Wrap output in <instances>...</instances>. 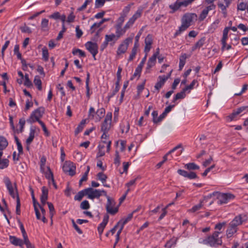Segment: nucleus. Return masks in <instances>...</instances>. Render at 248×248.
<instances>
[{"label":"nucleus","mask_w":248,"mask_h":248,"mask_svg":"<svg viewBox=\"0 0 248 248\" xmlns=\"http://www.w3.org/2000/svg\"><path fill=\"white\" fill-rule=\"evenodd\" d=\"M186 91L183 89L181 92L177 93L173 98V102H175L176 100L180 99H183L186 96Z\"/></svg>","instance_id":"obj_35"},{"label":"nucleus","mask_w":248,"mask_h":248,"mask_svg":"<svg viewBox=\"0 0 248 248\" xmlns=\"http://www.w3.org/2000/svg\"><path fill=\"white\" fill-rule=\"evenodd\" d=\"M216 5L214 4H212L206 6L202 11L199 16V20L203 21L207 16L210 11L214 10V14L216 13Z\"/></svg>","instance_id":"obj_9"},{"label":"nucleus","mask_w":248,"mask_h":248,"mask_svg":"<svg viewBox=\"0 0 248 248\" xmlns=\"http://www.w3.org/2000/svg\"><path fill=\"white\" fill-rule=\"evenodd\" d=\"M47 204L48 205V207L49 210L50 215L51 217L54 215L55 213V209L53 204L51 202H47Z\"/></svg>","instance_id":"obj_60"},{"label":"nucleus","mask_w":248,"mask_h":248,"mask_svg":"<svg viewBox=\"0 0 248 248\" xmlns=\"http://www.w3.org/2000/svg\"><path fill=\"white\" fill-rule=\"evenodd\" d=\"M45 108L44 107H39L33 111L29 118L27 120V122L31 124L37 121L39 122L40 118H41L45 113Z\"/></svg>","instance_id":"obj_2"},{"label":"nucleus","mask_w":248,"mask_h":248,"mask_svg":"<svg viewBox=\"0 0 248 248\" xmlns=\"http://www.w3.org/2000/svg\"><path fill=\"white\" fill-rule=\"evenodd\" d=\"M111 113H108L101 126V131L104 132H108L111 125Z\"/></svg>","instance_id":"obj_6"},{"label":"nucleus","mask_w":248,"mask_h":248,"mask_svg":"<svg viewBox=\"0 0 248 248\" xmlns=\"http://www.w3.org/2000/svg\"><path fill=\"white\" fill-rule=\"evenodd\" d=\"M47 171L45 173V176L47 179L50 180L51 181H53L54 177L53 174L49 167H47Z\"/></svg>","instance_id":"obj_46"},{"label":"nucleus","mask_w":248,"mask_h":248,"mask_svg":"<svg viewBox=\"0 0 248 248\" xmlns=\"http://www.w3.org/2000/svg\"><path fill=\"white\" fill-rule=\"evenodd\" d=\"M18 223L19 224V227H20V229L21 231L23 238H25V237H28L27 233L24 229L23 224H22V223L20 221V220L19 219L18 220Z\"/></svg>","instance_id":"obj_51"},{"label":"nucleus","mask_w":248,"mask_h":248,"mask_svg":"<svg viewBox=\"0 0 248 248\" xmlns=\"http://www.w3.org/2000/svg\"><path fill=\"white\" fill-rule=\"evenodd\" d=\"M25 82H24V85L26 86L27 87H30L32 85V83L31 81L30 80L29 78V75L27 74H26L25 75Z\"/></svg>","instance_id":"obj_64"},{"label":"nucleus","mask_w":248,"mask_h":248,"mask_svg":"<svg viewBox=\"0 0 248 248\" xmlns=\"http://www.w3.org/2000/svg\"><path fill=\"white\" fill-rule=\"evenodd\" d=\"M130 9H131V5H128L127 6H125L122 13L121 14V15L124 16H126L127 14L129 13L130 10Z\"/></svg>","instance_id":"obj_59"},{"label":"nucleus","mask_w":248,"mask_h":248,"mask_svg":"<svg viewBox=\"0 0 248 248\" xmlns=\"http://www.w3.org/2000/svg\"><path fill=\"white\" fill-rule=\"evenodd\" d=\"M38 123L41 125L43 130L44 131L45 135H46L47 136H49V133L47 130V128L44 123L42 121H39Z\"/></svg>","instance_id":"obj_62"},{"label":"nucleus","mask_w":248,"mask_h":248,"mask_svg":"<svg viewBox=\"0 0 248 248\" xmlns=\"http://www.w3.org/2000/svg\"><path fill=\"white\" fill-rule=\"evenodd\" d=\"M197 17L195 14L186 13L185 14L182 18L181 26L179 29L176 31L174 34V37L175 38L180 35L183 31L187 30L191 25L193 20Z\"/></svg>","instance_id":"obj_1"},{"label":"nucleus","mask_w":248,"mask_h":248,"mask_svg":"<svg viewBox=\"0 0 248 248\" xmlns=\"http://www.w3.org/2000/svg\"><path fill=\"white\" fill-rule=\"evenodd\" d=\"M42 56L43 59L46 62L48 60L49 54L48 52V50L46 47H44L42 48Z\"/></svg>","instance_id":"obj_49"},{"label":"nucleus","mask_w":248,"mask_h":248,"mask_svg":"<svg viewBox=\"0 0 248 248\" xmlns=\"http://www.w3.org/2000/svg\"><path fill=\"white\" fill-rule=\"evenodd\" d=\"M142 10L141 9H138L134 15L129 19L128 21L125 25L126 28L128 29L132 26L135 21L140 18L142 14Z\"/></svg>","instance_id":"obj_13"},{"label":"nucleus","mask_w":248,"mask_h":248,"mask_svg":"<svg viewBox=\"0 0 248 248\" xmlns=\"http://www.w3.org/2000/svg\"><path fill=\"white\" fill-rule=\"evenodd\" d=\"M234 195L230 193H219L218 192V203L220 204L227 203L234 199Z\"/></svg>","instance_id":"obj_3"},{"label":"nucleus","mask_w":248,"mask_h":248,"mask_svg":"<svg viewBox=\"0 0 248 248\" xmlns=\"http://www.w3.org/2000/svg\"><path fill=\"white\" fill-rule=\"evenodd\" d=\"M85 46L86 49L92 54H95V53H98V45L96 43H93L91 41L87 42L85 44Z\"/></svg>","instance_id":"obj_15"},{"label":"nucleus","mask_w":248,"mask_h":248,"mask_svg":"<svg viewBox=\"0 0 248 248\" xmlns=\"http://www.w3.org/2000/svg\"><path fill=\"white\" fill-rule=\"evenodd\" d=\"M8 143L6 139L3 137H0V150H3L7 146Z\"/></svg>","instance_id":"obj_36"},{"label":"nucleus","mask_w":248,"mask_h":248,"mask_svg":"<svg viewBox=\"0 0 248 248\" xmlns=\"http://www.w3.org/2000/svg\"><path fill=\"white\" fill-rule=\"evenodd\" d=\"M87 197L89 199L93 200L95 198L99 199L102 195L100 189H93L92 187L87 188Z\"/></svg>","instance_id":"obj_12"},{"label":"nucleus","mask_w":248,"mask_h":248,"mask_svg":"<svg viewBox=\"0 0 248 248\" xmlns=\"http://www.w3.org/2000/svg\"><path fill=\"white\" fill-rule=\"evenodd\" d=\"M142 68L138 66L135 70V71L133 75V77L131 78V79L132 80L133 79L134 77H136L137 76L140 77V73L142 71Z\"/></svg>","instance_id":"obj_63"},{"label":"nucleus","mask_w":248,"mask_h":248,"mask_svg":"<svg viewBox=\"0 0 248 248\" xmlns=\"http://www.w3.org/2000/svg\"><path fill=\"white\" fill-rule=\"evenodd\" d=\"M177 239L176 238H173L171 239L170 240L166 243V244L165 245V247L167 248H171V247L175 245V244H176V242H177Z\"/></svg>","instance_id":"obj_45"},{"label":"nucleus","mask_w":248,"mask_h":248,"mask_svg":"<svg viewBox=\"0 0 248 248\" xmlns=\"http://www.w3.org/2000/svg\"><path fill=\"white\" fill-rule=\"evenodd\" d=\"M185 168L188 170H199L200 167L199 166L195 164L194 163H189L186 164L185 166Z\"/></svg>","instance_id":"obj_33"},{"label":"nucleus","mask_w":248,"mask_h":248,"mask_svg":"<svg viewBox=\"0 0 248 248\" xmlns=\"http://www.w3.org/2000/svg\"><path fill=\"white\" fill-rule=\"evenodd\" d=\"M229 29H230V28L226 27L223 30V36L221 40V41L223 44V45L225 44V41H226L228 38V31H229Z\"/></svg>","instance_id":"obj_43"},{"label":"nucleus","mask_w":248,"mask_h":248,"mask_svg":"<svg viewBox=\"0 0 248 248\" xmlns=\"http://www.w3.org/2000/svg\"><path fill=\"white\" fill-rule=\"evenodd\" d=\"M158 81L155 84V88L159 91V89L164 85L166 81L167 80V78H165V76H159L158 78Z\"/></svg>","instance_id":"obj_20"},{"label":"nucleus","mask_w":248,"mask_h":248,"mask_svg":"<svg viewBox=\"0 0 248 248\" xmlns=\"http://www.w3.org/2000/svg\"><path fill=\"white\" fill-rule=\"evenodd\" d=\"M114 163L117 166V167L119 166L120 164V156L119 155V152L117 151L115 152V157Z\"/></svg>","instance_id":"obj_57"},{"label":"nucleus","mask_w":248,"mask_h":248,"mask_svg":"<svg viewBox=\"0 0 248 248\" xmlns=\"http://www.w3.org/2000/svg\"><path fill=\"white\" fill-rule=\"evenodd\" d=\"M186 59V54H183L181 56H180L179 58V70H181L183 67L184 66Z\"/></svg>","instance_id":"obj_31"},{"label":"nucleus","mask_w":248,"mask_h":248,"mask_svg":"<svg viewBox=\"0 0 248 248\" xmlns=\"http://www.w3.org/2000/svg\"><path fill=\"white\" fill-rule=\"evenodd\" d=\"M25 244L27 248H35V247L32 245L28 237H25L23 238V245Z\"/></svg>","instance_id":"obj_47"},{"label":"nucleus","mask_w":248,"mask_h":248,"mask_svg":"<svg viewBox=\"0 0 248 248\" xmlns=\"http://www.w3.org/2000/svg\"><path fill=\"white\" fill-rule=\"evenodd\" d=\"M118 39V38L117 37L115 34L113 33L109 35L106 34L105 35V40L108 43L109 42L114 41L113 43L114 44Z\"/></svg>","instance_id":"obj_29"},{"label":"nucleus","mask_w":248,"mask_h":248,"mask_svg":"<svg viewBox=\"0 0 248 248\" xmlns=\"http://www.w3.org/2000/svg\"><path fill=\"white\" fill-rule=\"evenodd\" d=\"M177 172L180 175L189 179H194L198 178V176L196 173L193 171L188 172L185 170L179 169L177 170Z\"/></svg>","instance_id":"obj_16"},{"label":"nucleus","mask_w":248,"mask_h":248,"mask_svg":"<svg viewBox=\"0 0 248 248\" xmlns=\"http://www.w3.org/2000/svg\"><path fill=\"white\" fill-rule=\"evenodd\" d=\"M130 128L129 124L128 122H126L125 124L124 123H123L121 125V131L122 133L124 132L127 133L129 131Z\"/></svg>","instance_id":"obj_53"},{"label":"nucleus","mask_w":248,"mask_h":248,"mask_svg":"<svg viewBox=\"0 0 248 248\" xmlns=\"http://www.w3.org/2000/svg\"><path fill=\"white\" fill-rule=\"evenodd\" d=\"M2 154V150H0V169L6 168L9 165V160L7 159H1Z\"/></svg>","instance_id":"obj_26"},{"label":"nucleus","mask_w":248,"mask_h":248,"mask_svg":"<svg viewBox=\"0 0 248 248\" xmlns=\"http://www.w3.org/2000/svg\"><path fill=\"white\" fill-rule=\"evenodd\" d=\"M217 194V192H214L212 194H209L208 196H207L206 197H204V199L202 201H201L197 205H194L193 206L192 208L189 209L188 211L189 212L191 213H194L202 208V207L203 206V202L204 201L206 200V199H210L213 196H215Z\"/></svg>","instance_id":"obj_14"},{"label":"nucleus","mask_w":248,"mask_h":248,"mask_svg":"<svg viewBox=\"0 0 248 248\" xmlns=\"http://www.w3.org/2000/svg\"><path fill=\"white\" fill-rule=\"evenodd\" d=\"M238 228L235 227L233 225H231V223L229 224V227L227 230L226 234L228 237H232L235 233L237 232Z\"/></svg>","instance_id":"obj_24"},{"label":"nucleus","mask_w":248,"mask_h":248,"mask_svg":"<svg viewBox=\"0 0 248 248\" xmlns=\"http://www.w3.org/2000/svg\"><path fill=\"white\" fill-rule=\"evenodd\" d=\"M156 57L155 55H153L149 58L147 63L146 72L148 70H149L151 68L154 66L156 62Z\"/></svg>","instance_id":"obj_25"},{"label":"nucleus","mask_w":248,"mask_h":248,"mask_svg":"<svg viewBox=\"0 0 248 248\" xmlns=\"http://www.w3.org/2000/svg\"><path fill=\"white\" fill-rule=\"evenodd\" d=\"M9 240L12 244L16 246H19L22 248H23V239L22 240L15 236H10Z\"/></svg>","instance_id":"obj_19"},{"label":"nucleus","mask_w":248,"mask_h":248,"mask_svg":"<svg viewBox=\"0 0 248 248\" xmlns=\"http://www.w3.org/2000/svg\"><path fill=\"white\" fill-rule=\"evenodd\" d=\"M120 82L119 81H117L115 83V87L114 88V90L112 91L111 93H109L108 95V98H110L112 97L114 95L116 94V93L119 91L120 89Z\"/></svg>","instance_id":"obj_34"},{"label":"nucleus","mask_w":248,"mask_h":248,"mask_svg":"<svg viewBox=\"0 0 248 248\" xmlns=\"http://www.w3.org/2000/svg\"><path fill=\"white\" fill-rule=\"evenodd\" d=\"M238 115L243 113L244 114L246 113L248 111V106H242L240 108H238L235 109Z\"/></svg>","instance_id":"obj_48"},{"label":"nucleus","mask_w":248,"mask_h":248,"mask_svg":"<svg viewBox=\"0 0 248 248\" xmlns=\"http://www.w3.org/2000/svg\"><path fill=\"white\" fill-rule=\"evenodd\" d=\"M153 44L152 36L151 34H148L145 39V47L144 52L147 54L148 53L151 48V46Z\"/></svg>","instance_id":"obj_18"},{"label":"nucleus","mask_w":248,"mask_h":248,"mask_svg":"<svg viewBox=\"0 0 248 248\" xmlns=\"http://www.w3.org/2000/svg\"><path fill=\"white\" fill-rule=\"evenodd\" d=\"M105 110L103 108H101L98 109L96 112V114L97 115V119L98 121H100L105 115Z\"/></svg>","instance_id":"obj_39"},{"label":"nucleus","mask_w":248,"mask_h":248,"mask_svg":"<svg viewBox=\"0 0 248 248\" xmlns=\"http://www.w3.org/2000/svg\"><path fill=\"white\" fill-rule=\"evenodd\" d=\"M115 205V201L110 197H108L106 208L108 213L114 215L118 212V207H113Z\"/></svg>","instance_id":"obj_5"},{"label":"nucleus","mask_w":248,"mask_h":248,"mask_svg":"<svg viewBox=\"0 0 248 248\" xmlns=\"http://www.w3.org/2000/svg\"><path fill=\"white\" fill-rule=\"evenodd\" d=\"M35 130L33 127L30 128V135L28 138L26 140V143L29 145L33 141L34 138Z\"/></svg>","instance_id":"obj_28"},{"label":"nucleus","mask_w":248,"mask_h":248,"mask_svg":"<svg viewBox=\"0 0 248 248\" xmlns=\"http://www.w3.org/2000/svg\"><path fill=\"white\" fill-rule=\"evenodd\" d=\"M247 220V216L243 214H240L236 216L230 222L231 225L236 228L245 223Z\"/></svg>","instance_id":"obj_10"},{"label":"nucleus","mask_w":248,"mask_h":248,"mask_svg":"<svg viewBox=\"0 0 248 248\" xmlns=\"http://www.w3.org/2000/svg\"><path fill=\"white\" fill-rule=\"evenodd\" d=\"M205 38L204 37L201 38L196 44L192 46V50L194 51L197 49L200 48L204 44Z\"/></svg>","instance_id":"obj_27"},{"label":"nucleus","mask_w":248,"mask_h":248,"mask_svg":"<svg viewBox=\"0 0 248 248\" xmlns=\"http://www.w3.org/2000/svg\"><path fill=\"white\" fill-rule=\"evenodd\" d=\"M133 213H132L131 214H129L126 218H123L121 219L118 223L119 225L122 224L123 226H124L125 224H126L128 221H129L133 217Z\"/></svg>","instance_id":"obj_37"},{"label":"nucleus","mask_w":248,"mask_h":248,"mask_svg":"<svg viewBox=\"0 0 248 248\" xmlns=\"http://www.w3.org/2000/svg\"><path fill=\"white\" fill-rule=\"evenodd\" d=\"M86 123V120H82L80 124H78L75 131V134L77 135L78 133L81 132L84 128L85 124Z\"/></svg>","instance_id":"obj_32"},{"label":"nucleus","mask_w":248,"mask_h":248,"mask_svg":"<svg viewBox=\"0 0 248 248\" xmlns=\"http://www.w3.org/2000/svg\"><path fill=\"white\" fill-rule=\"evenodd\" d=\"M115 28L116 29V36L119 39L121 36L123 35L126 32V31L128 29L127 28H126V26L124 25L123 28H122V26H115Z\"/></svg>","instance_id":"obj_21"},{"label":"nucleus","mask_w":248,"mask_h":248,"mask_svg":"<svg viewBox=\"0 0 248 248\" xmlns=\"http://www.w3.org/2000/svg\"><path fill=\"white\" fill-rule=\"evenodd\" d=\"M97 179L102 182V183H104L106 182L108 178L107 176L102 172H100L97 173Z\"/></svg>","instance_id":"obj_42"},{"label":"nucleus","mask_w":248,"mask_h":248,"mask_svg":"<svg viewBox=\"0 0 248 248\" xmlns=\"http://www.w3.org/2000/svg\"><path fill=\"white\" fill-rule=\"evenodd\" d=\"M169 155V154H166L163 157V160L157 163L156 165V167L157 169H159L162 165L167 160L168 158L167 156Z\"/></svg>","instance_id":"obj_61"},{"label":"nucleus","mask_w":248,"mask_h":248,"mask_svg":"<svg viewBox=\"0 0 248 248\" xmlns=\"http://www.w3.org/2000/svg\"><path fill=\"white\" fill-rule=\"evenodd\" d=\"M46 162V158L45 156H43L40 160V170L42 172H44Z\"/></svg>","instance_id":"obj_58"},{"label":"nucleus","mask_w":248,"mask_h":248,"mask_svg":"<svg viewBox=\"0 0 248 248\" xmlns=\"http://www.w3.org/2000/svg\"><path fill=\"white\" fill-rule=\"evenodd\" d=\"M41 30L43 31H47L49 30L48 20L46 18H43L41 23Z\"/></svg>","instance_id":"obj_30"},{"label":"nucleus","mask_w":248,"mask_h":248,"mask_svg":"<svg viewBox=\"0 0 248 248\" xmlns=\"http://www.w3.org/2000/svg\"><path fill=\"white\" fill-rule=\"evenodd\" d=\"M20 29L23 33H31V29L27 26L26 24H24L23 26L20 27Z\"/></svg>","instance_id":"obj_55"},{"label":"nucleus","mask_w":248,"mask_h":248,"mask_svg":"<svg viewBox=\"0 0 248 248\" xmlns=\"http://www.w3.org/2000/svg\"><path fill=\"white\" fill-rule=\"evenodd\" d=\"M34 83L37 86V89L41 91L42 90V81L39 76H36L34 79Z\"/></svg>","instance_id":"obj_41"},{"label":"nucleus","mask_w":248,"mask_h":248,"mask_svg":"<svg viewBox=\"0 0 248 248\" xmlns=\"http://www.w3.org/2000/svg\"><path fill=\"white\" fill-rule=\"evenodd\" d=\"M48 198V190L45 186L42 187V195L40 199L47 200Z\"/></svg>","instance_id":"obj_44"},{"label":"nucleus","mask_w":248,"mask_h":248,"mask_svg":"<svg viewBox=\"0 0 248 248\" xmlns=\"http://www.w3.org/2000/svg\"><path fill=\"white\" fill-rule=\"evenodd\" d=\"M4 182L6 185V186L7 189L8 190L9 194L11 195V196L14 199H15V198L16 199V196H17V195H18L17 193V190L16 189V184H15V188H16V192H15L14 188L12 184V183H11L10 179L8 177H6L4 178Z\"/></svg>","instance_id":"obj_4"},{"label":"nucleus","mask_w":248,"mask_h":248,"mask_svg":"<svg viewBox=\"0 0 248 248\" xmlns=\"http://www.w3.org/2000/svg\"><path fill=\"white\" fill-rule=\"evenodd\" d=\"M99 151L97 154L98 157H101L105 155V151H103V149L105 148V146L104 145H102L100 144L98 146Z\"/></svg>","instance_id":"obj_54"},{"label":"nucleus","mask_w":248,"mask_h":248,"mask_svg":"<svg viewBox=\"0 0 248 248\" xmlns=\"http://www.w3.org/2000/svg\"><path fill=\"white\" fill-rule=\"evenodd\" d=\"M238 115V114L237 113L235 109H234L233 110V112L231 114H230L226 117V120L228 122H231L235 120Z\"/></svg>","instance_id":"obj_38"},{"label":"nucleus","mask_w":248,"mask_h":248,"mask_svg":"<svg viewBox=\"0 0 248 248\" xmlns=\"http://www.w3.org/2000/svg\"><path fill=\"white\" fill-rule=\"evenodd\" d=\"M224 2L225 4H218V7L221 10V11L219 10V12L222 15V17L225 18L227 16L226 8L229 6L231 1L229 0H224Z\"/></svg>","instance_id":"obj_17"},{"label":"nucleus","mask_w":248,"mask_h":248,"mask_svg":"<svg viewBox=\"0 0 248 248\" xmlns=\"http://www.w3.org/2000/svg\"><path fill=\"white\" fill-rule=\"evenodd\" d=\"M200 243L211 247H215L217 244V232L215 231L212 235H210L204 239H202Z\"/></svg>","instance_id":"obj_7"},{"label":"nucleus","mask_w":248,"mask_h":248,"mask_svg":"<svg viewBox=\"0 0 248 248\" xmlns=\"http://www.w3.org/2000/svg\"><path fill=\"white\" fill-rule=\"evenodd\" d=\"M72 54L74 55L78 54L80 57H85L86 54L84 51L78 48L73 49Z\"/></svg>","instance_id":"obj_40"},{"label":"nucleus","mask_w":248,"mask_h":248,"mask_svg":"<svg viewBox=\"0 0 248 248\" xmlns=\"http://www.w3.org/2000/svg\"><path fill=\"white\" fill-rule=\"evenodd\" d=\"M132 42V38L128 37L126 38L119 46L117 51V54L120 55L124 53L128 48L129 43Z\"/></svg>","instance_id":"obj_8"},{"label":"nucleus","mask_w":248,"mask_h":248,"mask_svg":"<svg viewBox=\"0 0 248 248\" xmlns=\"http://www.w3.org/2000/svg\"><path fill=\"white\" fill-rule=\"evenodd\" d=\"M63 171L65 173H68L70 176L75 174L76 166L71 162H66L62 167Z\"/></svg>","instance_id":"obj_11"},{"label":"nucleus","mask_w":248,"mask_h":248,"mask_svg":"<svg viewBox=\"0 0 248 248\" xmlns=\"http://www.w3.org/2000/svg\"><path fill=\"white\" fill-rule=\"evenodd\" d=\"M109 217L108 215L104 216L103 221L98 227V231L100 235H101L103 232L104 229L106 227L108 221Z\"/></svg>","instance_id":"obj_22"},{"label":"nucleus","mask_w":248,"mask_h":248,"mask_svg":"<svg viewBox=\"0 0 248 248\" xmlns=\"http://www.w3.org/2000/svg\"><path fill=\"white\" fill-rule=\"evenodd\" d=\"M87 188L79 191L74 197L75 201H80L84 196H87Z\"/></svg>","instance_id":"obj_23"},{"label":"nucleus","mask_w":248,"mask_h":248,"mask_svg":"<svg viewBox=\"0 0 248 248\" xmlns=\"http://www.w3.org/2000/svg\"><path fill=\"white\" fill-rule=\"evenodd\" d=\"M80 207L81 209L87 210L90 208V205L88 201H83L80 205Z\"/></svg>","instance_id":"obj_52"},{"label":"nucleus","mask_w":248,"mask_h":248,"mask_svg":"<svg viewBox=\"0 0 248 248\" xmlns=\"http://www.w3.org/2000/svg\"><path fill=\"white\" fill-rule=\"evenodd\" d=\"M16 214L18 215H20V202L18 195L16 196Z\"/></svg>","instance_id":"obj_56"},{"label":"nucleus","mask_w":248,"mask_h":248,"mask_svg":"<svg viewBox=\"0 0 248 248\" xmlns=\"http://www.w3.org/2000/svg\"><path fill=\"white\" fill-rule=\"evenodd\" d=\"M145 81L146 80H144L141 84L138 85L137 86L138 98H140V94L144 88Z\"/></svg>","instance_id":"obj_50"}]
</instances>
